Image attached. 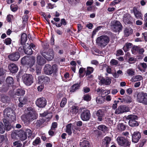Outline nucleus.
Wrapping results in <instances>:
<instances>
[{"label": "nucleus", "instance_id": "nucleus-14", "mask_svg": "<svg viewBox=\"0 0 147 147\" xmlns=\"http://www.w3.org/2000/svg\"><path fill=\"white\" fill-rule=\"evenodd\" d=\"M20 57V54L18 52H14L9 54L8 57L9 59L12 61H17Z\"/></svg>", "mask_w": 147, "mask_h": 147}, {"label": "nucleus", "instance_id": "nucleus-5", "mask_svg": "<svg viewBox=\"0 0 147 147\" xmlns=\"http://www.w3.org/2000/svg\"><path fill=\"white\" fill-rule=\"evenodd\" d=\"M136 100L139 103L147 105V93L143 92H138L137 94Z\"/></svg>", "mask_w": 147, "mask_h": 147}, {"label": "nucleus", "instance_id": "nucleus-60", "mask_svg": "<svg viewBox=\"0 0 147 147\" xmlns=\"http://www.w3.org/2000/svg\"><path fill=\"white\" fill-rule=\"evenodd\" d=\"M138 49L139 48L137 46H133L131 49L132 53L134 54H135L136 53V52L138 51Z\"/></svg>", "mask_w": 147, "mask_h": 147}, {"label": "nucleus", "instance_id": "nucleus-11", "mask_svg": "<svg viewBox=\"0 0 147 147\" xmlns=\"http://www.w3.org/2000/svg\"><path fill=\"white\" fill-rule=\"evenodd\" d=\"M113 30L115 32H120L122 29L123 26L120 22L118 20H114L112 23Z\"/></svg>", "mask_w": 147, "mask_h": 147}, {"label": "nucleus", "instance_id": "nucleus-33", "mask_svg": "<svg viewBox=\"0 0 147 147\" xmlns=\"http://www.w3.org/2000/svg\"><path fill=\"white\" fill-rule=\"evenodd\" d=\"M96 101L98 104H102L105 101V96H98L96 98Z\"/></svg>", "mask_w": 147, "mask_h": 147}, {"label": "nucleus", "instance_id": "nucleus-45", "mask_svg": "<svg viewBox=\"0 0 147 147\" xmlns=\"http://www.w3.org/2000/svg\"><path fill=\"white\" fill-rule=\"evenodd\" d=\"M10 8L11 11L13 12H16L18 9V7L16 4L14 3L10 5Z\"/></svg>", "mask_w": 147, "mask_h": 147}, {"label": "nucleus", "instance_id": "nucleus-56", "mask_svg": "<svg viewBox=\"0 0 147 147\" xmlns=\"http://www.w3.org/2000/svg\"><path fill=\"white\" fill-rule=\"evenodd\" d=\"M114 103L113 104L112 106V108L114 110L117 109V105L119 102L120 101L119 100H115L114 101Z\"/></svg>", "mask_w": 147, "mask_h": 147}, {"label": "nucleus", "instance_id": "nucleus-7", "mask_svg": "<svg viewBox=\"0 0 147 147\" xmlns=\"http://www.w3.org/2000/svg\"><path fill=\"white\" fill-rule=\"evenodd\" d=\"M40 53L48 61L52 60L54 56V52L52 49H49L47 52L43 51H40Z\"/></svg>", "mask_w": 147, "mask_h": 147}, {"label": "nucleus", "instance_id": "nucleus-51", "mask_svg": "<svg viewBox=\"0 0 147 147\" xmlns=\"http://www.w3.org/2000/svg\"><path fill=\"white\" fill-rule=\"evenodd\" d=\"M83 98L84 100L89 101L91 100V97L90 95L89 94H86L84 95L83 97Z\"/></svg>", "mask_w": 147, "mask_h": 147}, {"label": "nucleus", "instance_id": "nucleus-4", "mask_svg": "<svg viewBox=\"0 0 147 147\" xmlns=\"http://www.w3.org/2000/svg\"><path fill=\"white\" fill-rule=\"evenodd\" d=\"M80 113H81L80 118L83 121H88L90 119L91 116L90 111L86 108H80Z\"/></svg>", "mask_w": 147, "mask_h": 147}, {"label": "nucleus", "instance_id": "nucleus-52", "mask_svg": "<svg viewBox=\"0 0 147 147\" xmlns=\"http://www.w3.org/2000/svg\"><path fill=\"white\" fill-rule=\"evenodd\" d=\"M41 142V140L40 138L37 137L35 140L33 142L32 144L34 146L38 144Z\"/></svg>", "mask_w": 147, "mask_h": 147}, {"label": "nucleus", "instance_id": "nucleus-19", "mask_svg": "<svg viewBox=\"0 0 147 147\" xmlns=\"http://www.w3.org/2000/svg\"><path fill=\"white\" fill-rule=\"evenodd\" d=\"M8 69L10 72L12 74H15L18 70L17 65L14 63L9 64L8 65Z\"/></svg>", "mask_w": 147, "mask_h": 147}, {"label": "nucleus", "instance_id": "nucleus-8", "mask_svg": "<svg viewBox=\"0 0 147 147\" xmlns=\"http://www.w3.org/2000/svg\"><path fill=\"white\" fill-rule=\"evenodd\" d=\"M22 79L24 83L28 86H30L34 82L33 77L30 74H24L22 77Z\"/></svg>", "mask_w": 147, "mask_h": 147}, {"label": "nucleus", "instance_id": "nucleus-29", "mask_svg": "<svg viewBox=\"0 0 147 147\" xmlns=\"http://www.w3.org/2000/svg\"><path fill=\"white\" fill-rule=\"evenodd\" d=\"M18 137L20 138L21 140L22 141L25 140L27 137V135L25 132V131L22 130L19 131Z\"/></svg>", "mask_w": 147, "mask_h": 147}, {"label": "nucleus", "instance_id": "nucleus-9", "mask_svg": "<svg viewBox=\"0 0 147 147\" xmlns=\"http://www.w3.org/2000/svg\"><path fill=\"white\" fill-rule=\"evenodd\" d=\"M117 141L119 145L125 147H129L131 142L123 137L119 136L117 138Z\"/></svg>", "mask_w": 147, "mask_h": 147}, {"label": "nucleus", "instance_id": "nucleus-46", "mask_svg": "<svg viewBox=\"0 0 147 147\" xmlns=\"http://www.w3.org/2000/svg\"><path fill=\"white\" fill-rule=\"evenodd\" d=\"M19 131L14 130L12 131L11 134V137L13 139H17V136H18Z\"/></svg>", "mask_w": 147, "mask_h": 147}, {"label": "nucleus", "instance_id": "nucleus-47", "mask_svg": "<svg viewBox=\"0 0 147 147\" xmlns=\"http://www.w3.org/2000/svg\"><path fill=\"white\" fill-rule=\"evenodd\" d=\"M86 69L85 68L82 67L80 68L79 71V77L80 78H83L84 77V75H82V74L84 71L86 73Z\"/></svg>", "mask_w": 147, "mask_h": 147}, {"label": "nucleus", "instance_id": "nucleus-40", "mask_svg": "<svg viewBox=\"0 0 147 147\" xmlns=\"http://www.w3.org/2000/svg\"><path fill=\"white\" fill-rule=\"evenodd\" d=\"M33 51L30 46H28L26 47H25L24 53L28 55H31L32 54Z\"/></svg>", "mask_w": 147, "mask_h": 147}, {"label": "nucleus", "instance_id": "nucleus-24", "mask_svg": "<svg viewBox=\"0 0 147 147\" xmlns=\"http://www.w3.org/2000/svg\"><path fill=\"white\" fill-rule=\"evenodd\" d=\"M80 83H76L73 85L70 88V92H74L78 90L80 88Z\"/></svg>", "mask_w": 147, "mask_h": 147}, {"label": "nucleus", "instance_id": "nucleus-50", "mask_svg": "<svg viewBox=\"0 0 147 147\" xmlns=\"http://www.w3.org/2000/svg\"><path fill=\"white\" fill-rule=\"evenodd\" d=\"M12 40L10 38H8L5 39L3 40V42L6 45H9L11 44Z\"/></svg>", "mask_w": 147, "mask_h": 147}, {"label": "nucleus", "instance_id": "nucleus-34", "mask_svg": "<svg viewBox=\"0 0 147 147\" xmlns=\"http://www.w3.org/2000/svg\"><path fill=\"white\" fill-rule=\"evenodd\" d=\"M25 91L22 88H20L17 89L16 92L15 93V95L17 96H23L25 94Z\"/></svg>", "mask_w": 147, "mask_h": 147}, {"label": "nucleus", "instance_id": "nucleus-54", "mask_svg": "<svg viewBox=\"0 0 147 147\" xmlns=\"http://www.w3.org/2000/svg\"><path fill=\"white\" fill-rule=\"evenodd\" d=\"M124 100L125 101V103H129L132 102L131 98L129 96H127L124 98Z\"/></svg>", "mask_w": 147, "mask_h": 147}, {"label": "nucleus", "instance_id": "nucleus-55", "mask_svg": "<svg viewBox=\"0 0 147 147\" xmlns=\"http://www.w3.org/2000/svg\"><path fill=\"white\" fill-rule=\"evenodd\" d=\"M67 102V99L65 98H63L62 99L60 103V107H63Z\"/></svg>", "mask_w": 147, "mask_h": 147}, {"label": "nucleus", "instance_id": "nucleus-17", "mask_svg": "<svg viewBox=\"0 0 147 147\" xmlns=\"http://www.w3.org/2000/svg\"><path fill=\"white\" fill-rule=\"evenodd\" d=\"M133 19L131 15L128 13L124 14L123 18V21L125 24H132Z\"/></svg>", "mask_w": 147, "mask_h": 147}, {"label": "nucleus", "instance_id": "nucleus-15", "mask_svg": "<svg viewBox=\"0 0 147 147\" xmlns=\"http://www.w3.org/2000/svg\"><path fill=\"white\" fill-rule=\"evenodd\" d=\"M141 133L138 131H134L132 135V141L134 143L138 142L141 138Z\"/></svg>", "mask_w": 147, "mask_h": 147}, {"label": "nucleus", "instance_id": "nucleus-48", "mask_svg": "<svg viewBox=\"0 0 147 147\" xmlns=\"http://www.w3.org/2000/svg\"><path fill=\"white\" fill-rule=\"evenodd\" d=\"M5 131V128L3 123L0 122V134H3Z\"/></svg>", "mask_w": 147, "mask_h": 147}, {"label": "nucleus", "instance_id": "nucleus-49", "mask_svg": "<svg viewBox=\"0 0 147 147\" xmlns=\"http://www.w3.org/2000/svg\"><path fill=\"white\" fill-rule=\"evenodd\" d=\"M104 83H102V84H105L106 85H109L111 83V79L107 77L106 79L104 78V80L103 81Z\"/></svg>", "mask_w": 147, "mask_h": 147}, {"label": "nucleus", "instance_id": "nucleus-2", "mask_svg": "<svg viewBox=\"0 0 147 147\" xmlns=\"http://www.w3.org/2000/svg\"><path fill=\"white\" fill-rule=\"evenodd\" d=\"M38 117V115L33 112L32 111L29 112L28 113L22 115L21 117L22 121L24 123H30L36 119Z\"/></svg>", "mask_w": 147, "mask_h": 147}, {"label": "nucleus", "instance_id": "nucleus-1", "mask_svg": "<svg viewBox=\"0 0 147 147\" xmlns=\"http://www.w3.org/2000/svg\"><path fill=\"white\" fill-rule=\"evenodd\" d=\"M109 37L106 35H103L98 37L96 39V43L101 48L105 47L109 43Z\"/></svg>", "mask_w": 147, "mask_h": 147}, {"label": "nucleus", "instance_id": "nucleus-28", "mask_svg": "<svg viewBox=\"0 0 147 147\" xmlns=\"http://www.w3.org/2000/svg\"><path fill=\"white\" fill-rule=\"evenodd\" d=\"M46 61L40 55H38L37 57V64L40 65H44L46 63Z\"/></svg>", "mask_w": 147, "mask_h": 147}, {"label": "nucleus", "instance_id": "nucleus-27", "mask_svg": "<svg viewBox=\"0 0 147 147\" xmlns=\"http://www.w3.org/2000/svg\"><path fill=\"white\" fill-rule=\"evenodd\" d=\"M46 121V119L43 118L40 119H39L37 120L35 124L36 128H39Z\"/></svg>", "mask_w": 147, "mask_h": 147}, {"label": "nucleus", "instance_id": "nucleus-35", "mask_svg": "<svg viewBox=\"0 0 147 147\" xmlns=\"http://www.w3.org/2000/svg\"><path fill=\"white\" fill-rule=\"evenodd\" d=\"M94 69L92 67H87L85 73L86 76V77L92 73L94 71Z\"/></svg>", "mask_w": 147, "mask_h": 147}, {"label": "nucleus", "instance_id": "nucleus-44", "mask_svg": "<svg viewBox=\"0 0 147 147\" xmlns=\"http://www.w3.org/2000/svg\"><path fill=\"white\" fill-rule=\"evenodd\" d=\"M140 65L143 68V69L140 68H139L140 71L142 72H145L146 69L147 67L146 64L145 63H140Z\"/></svg>", "mask_w": 147, "mask_h": 147}, {"label": "nucleus", "instance_id": "nucleus-13", "mask_svg": "<svg viewBox=\"0 0 147 147\" xmlns=\"http://www.w3.org/2000/svg\"><path fill=\"white\" fill-rule=\"evenodd\" d=\"M96 118L98 121H103L105 116V111L104 109H100L97 110L95 114Z\"/></svg>", "mask_w": 147, "mask_h": 147}, {"label": "nucleus", "instance_id": "nucleus-64", "mask_svg": "<svg viewBox=\"0 0 147 147\" xmlns=\"http://www.w3.org/2000/svg\"><path fill=\"white\" fill-rule=\"evenodd\" d=\"M124 54V53L121 49H119L117 51L116 56H119L120 55H123Z\"/></svg>", "mask_w": 147, "mask_h": 147}, {"label": "nucleus", "instance_id": "nucleus-36", "mask_svg": "<svg viewBox=\"0 0 147 147\" xmlns=\"http://www.w3.org/2000/svg\"><path fill=\"white\" fill-rule=\"evenodd\" d=\"M132 44L131 43H126L125 46L123 47V49L125 52H126L129 50V49L132 47Z\"/></svg>", "mask_w": 147, "mask_h": 147}, {"label": "nucleus", "instance_id": "nucleus-57", "mask_svg": "<svg viewBox=\"0 0 147 147\" xmlns=\"http://www.w3.org/2000/svg\"><path fill=\"white\" fill-rule=\"evenodd\" d=\"M28 18L29 17L28 15H26L23 16L22 18L23 23L25 24L27 23L28 21Z\"/></svg>", "mask_w": 147, "mask_h": 147}, {"label": "nucleus", "instance_id": "nucleus-39", "mask_svg": "<svg viewBox=\"0 0 147 147\" xmlns=\"http://www.w3.org/2000/svg\"><path fill=\"white\" fill-rule=\"evenodd\" d=\"M143 79V78L141 75H136L133 76L131 78V80L132 82H135L140 81Z\"/></svg>", "mask_w": 147, "mask_h": 147}, {"label": "nucleus", "instance_id": "nucleus-37", "mask_svg": "<svg viewBox=\"0 0 147 147\" xmlns=\"http://www.w3.org/2000/svg\"><path fill=\"white\" fill-rule=\"evenodd\" d=\"M71 123H69L67 124L66 126V130L65 131L69 135H71L72 133L71 130Z\"/></svg>", "mask_w": 147, "mask_h": 147}, {"label": "nucleus", "instance_id": "nucleus-26", "mask_svg": "<svg viewBox=\"0 0 147 147\" xmlns=\"http://www.w3.org/2000/svg\"><path fill=\"white\" fill-rule=\"evenodd\" d=\"M35 61V57L32 56L28 57V62L27 66H28L30 67H32L34 64Z\"/></svg>", "mask_w": 147, "mask_h": 147}, {"label": "nucleus", "instance_id": "nucleus-63", "mask_svg": "<svg viewBox=\"0 0 147 147\" xmlns=\"http://www.w3.org/2000/svg\"><path fill=\"white\" fill-rule=\"evenodd\" d=\"M57 122H53L52 123V125L51 127V129L52 130L55 129L57 127Z\"/></svg>", "mask_w": 147, "mask_h": 147}, {"label": "nucleus", "instance_id": "nucleus-18", "mask_svg": "<svg viewBox=\"0 0 147 147\" xmlns=\"http://www.w3.org/2000/svg\"><path fill=\"white\" fill-rule=\"evenodd\" d=\"M69 113L71 115L74 116L78 112L80 113V109L78 106L73 105L69 109Z\"/></svg>", "mask_w": 147, "mask_h": 147}, {"label": "nucleus", "instance_id": "nucleus-22", "mask_svg": "<svg viewBox=\"0 0 147 147\" xmlns=\"http://www.w3.org/2000/svg\"><path fill=\"white\" fill-rule=\"evenodd\" d=\"M28 39L27 36L26 34L23 33L21 34V37L19 40L20 44L25 45Z\"/></svg>", "mask_w": 147, "mask_h": 147}, {"label": "nucleus", "instance_id": "nucleus-41", "mask_svg": "<svg viewBox=\"0 0 147 147\" xmlns=\"http://www.w3.org/2000/svg\"><path fill=\"white\" fill-rule=\"evenodd\" d=\"M28 57L25 56L23 57L21 61V64L24 66H27L28 62Z\"/></svg>", "mask_w": 147, "mask_h": 147}, {"label": "nucleus", "instance_id": "nucleus-21", "mask_svg": "<svg viewBox=\"0 0 147 147\" xmlns=\"http://www.w3.org/2000/svg\"><path fill=\"white\" fill-rule=\"evenodd\" d=\"M14 111L11 108L7 107L3 111L4 115H6L8 117H11L13 115Z\"/></svg>", "mask_w": 147, "mask_h": 147}, {"label": "nucleus", "instance_id": "nucleus-31", "mask_svg": "<svg viewBox=\"0 0 147 147\" xmlns=\"http://www.w3.org/2000/svg\"><path fill=\"white\" fill-rule=\"evenodd\" d=\"M6 83L8 86H12L14 83L13 78L10 76L7 77L6 79Z\"/></svg>", "mask_w": 147, "mask_h": 147}, {"label": "nucleus", "instance_id": "nucleus-53", "mask_svg": "<svg viewBox=\"0 0 147 147\" xmlns=\"http://www.w3.org/2000/svg\"><path fill=\"white\" fill-rule=\"evenodd\" d=\"M25 132L27 135L28 134V137H30L32 135V131L30 129H26Z\"/></svg>", "mask_w": 147, "mask_h": 147}, {"label": "nucleus", "instance_id": "nucleus-10", "mask_svg": "<svg viewBox=\"0 0 147 147\" xmlns=\"http://www.w3.org/2000/svg\"><path fill=\"white\" fill-rule=\"evenodd\" d=\"M129 110V109L127 106L122 105L119 106L116 109L115 113L117 114H121L128 112Z\"/></svg>", "mask_w": 147, "mask_h": 147}, {"label": "nucleus", "instance_id": "nucleus-23", "mask_svg": "<svg viewBox=\"0 0 147 147\" xmlns=\"http://www.w3.org/2000/svg\"><path fill=\"white\" fill-rule=\"evenodd\" d=\"M19 103L18 105V106L20 107H23L24 105L26 104L27 102V98L26 97H20L18 99Z\"/></svg>", "mask_w": 147, "mask_h": 147}, {"label": "nucleus", "instance_id": "nucleus-3", "mask_svg": "<svg viewBox=\"0 0 147 147\" xmlns=\"http://www.w3.org/2000/svg\"><path fill=\"white\" fill-rule=\"evenodd\" d=\"M58 67L56 64H54L51 66L49 64H46L44 68L45 73L47 75H51L53 74L54 75L58 71Z\"/></svg>", "mask_w": 147, "mask_h": 147}, {"label": "nucleus", "instance_id": "nucleus-38", "mask_svg": "<svg viewBox=\"0 0 147 147\" xmlns=\"http://www.w3.org/2000/svg\"><path fill=\"white\" fill-rule=\"evenodd\" d=\"M10 98L9 97L3 95L1 98V100L3 103H9L10 102Z\"/></svg>", "mask_w": 147, "mask_h": 147}, {"label": "nucleus", "instance_id": "nucleus-59", "mask_svg": "<svg viewBox=\"0 0 147 147\" xmlns=\"http://www.w3.org/2000/svg\"><path fill=\"white\" fill-rule=\"evenodd\" d=\"M25 46H22L20 47L18 49V51L22 54H23L25 52Z\"/></svg>", "mask_w": 147, "mask_h": 147}, {"label": "nucleus", "instance_id": "nucleus-6", "mask_svg": "<svg viewBox=\"0 0 147 147\" xmlns=\"http://www.w3.org/2000/svg\"><path fill=\"white\" fill-rule=\"evenodd\" d=\"M138 116L135 115L131 114L128 115L126 119L129 120V124L130 126L132 127H137L139 125V123L136 120L138 119Z\"/></svg>", "mask_w": 147, "mask_h": 147}, {"label": "nucleus", "instance_id": "nucleus-12", "mask_svg": "<svg viewBox=\"0 0 147 147\" xmlns=\"http://www.w3.org/2000/svg\"><path fill=\"white\" fill-rule=\"evenodd\" d=\"M36 104L40 108H43L47 105V100L44 97L42 96L38 98L36 101Z\"/></svg>", "mask_w": 147, "mask_h": 147}, {"label": "nucleus", "instance_id": "nucleus-62", "mask_svg": "<svg viewBox=\"0 0 147 147\" xmlns=\"http://www.w3.org/2000/svg\"><path fill=\"white\" fill-rule=\"evenodd\" d=\"M13 15L9 14L7 16L6 18L7 20L9 22L11 23L12 18H13Z\"/></svg>", "mask_w": 147, "mask_h": 147}, {"label": "nucleus", "instance_id": "nucleus-42", "mask_svg": "<svg viewBox=\"0 0 147 147\" xmlns=\"http://www.w3.org/2000/svg\"><path fill=\"white\" fill-rule=\"evenodd\" d=\"M89 142L87 140H83L82 142H80V147H89Z\"/></svg>", "mask_w": 147, "mask_h": 147}, {"label": "nucleus", "instance_id": "nucleus-20", "mask_svg": "<svg viewBox=\"0 0 147 147\" xmlns=\"http://www.w3.org/2000/svg\"><path fill=\"white\" fill-rule=\"evenodd\" d=\"M111 140L110 137L106 136L102 140V145L103 147H109V144H110Z\"/></svg>", "mask_w": 147, "mask_h": 147}, {"label": "nucleus", "instance_id": "nucleus-25", "mask_svg": "<svg viewBox=\"0 0 147 147\" xmlns=\"http://www.w3.org/2000/svg\"><path fill=\"white\" fill-rule=\"evenodd\" d=\"M133 12L135 16L138 19H142V15L140 12L138 10L136 7H134L133 8Z\"/></svg>", "mask_w": 147, "mask_h": 147}, {"label": "nucleus", "instance_id": "nucleus-43", "mask_svg": "<svg viewBox=\"0 0 147 147\" xmlns=\"http://www.w3.org/2000/svg\"><path fill=\"white\" fill-rule=\"evenodd\" d=\"M127 125H126L123 123H119L118 125V129L121 131H123L125 130Z\"/></svg>", "mask_w": 147, "mask_h": 147}, {"label": "nucleus", "instance_id": "nucleus-58", "mask_svg": "<svg viewBox=\"0 0 147 147\" xmlns=\"http://www.w3.org/2000/svg\"><path fill=\"white\" fill-rule=\"evenodd\" d=\"M127 73L129 76H133L134 75L135 72L132 69H128L127 70Z\"/></svg>", "mask_w": 147, "mask_h": 147}, {"label": "nucleus", "instance_id": "nucleus-61", "mask_svg": "<svg viewBox=\"0 0 147 147\" xmlns=\"http://www.w3.org/2000/svg\"><path fill=\"white\" fill-rule=\"evenodd\" d=\"M136 58H134V57H129L128 59V61L130 64L134 63L136 62Z\"/></svg>", "mask_w": 147, "mask_h": 147}, {"label": "nucleus", "instance_id": "nucleus-16", "mask_svg": "<svg viewBox=\"0 0 147 147\" xmlns=\"http://www.w3.org/2000/svg\"><path fill=\"white\" fill-rule=\"evenodd\" d=\"M37 78L39 82L42 83L43 84H48L50 81V78L45 75L38 76Z\"/></svg>", "mask_w": 147, "mask_h": 147}, {"label": "nucleus", "instance_id": "nucleus-32", "mask_svg": "<svg viewBox=\"0 0 147 147\" xmlns=\"http://www.w3.org/2000/svg\"><path fill=\"white\" fill-rule=\"evenodd\" d=\"M97 129L102 131L104 133H106L108 131V127L104 125H98L97 127Z\"/></svg>", "mask_w": 147, "mask_h": 147}, {"label": "nucleus", "instance_id": "nucleus-30", "mask_svg": "<svg viewBox=\"0 0 147 147\" xmlns=\"http://www.w3.org/2000/svg\"><path fill=\"white\" fill-rule=\"evenodd\" d=\"M124 32L125 36H128L132 34L133 32V30L130 27H127L125 28Z\"/></svg>", "mask_w": 147, "mask_h": 147}]
</instances>
